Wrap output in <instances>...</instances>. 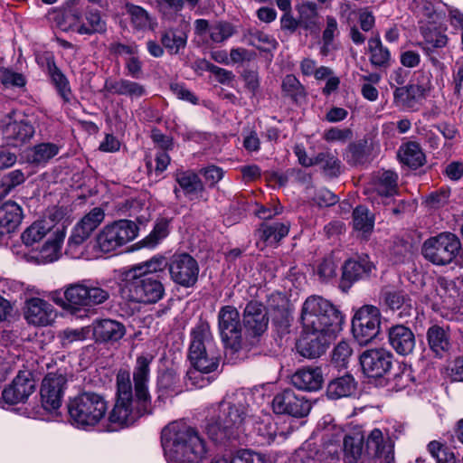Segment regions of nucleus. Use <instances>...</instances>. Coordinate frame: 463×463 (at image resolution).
<instances>
[{
    "label": "nucleus",
    "instance_id": "1",
    "mask_svg": "<svg viewBox=\"0 0 463 463\" xmlns=\"http://www.w3.org/2000/svg\"><path fill=\"white\" fill-rule=\"evenodd\" d=\"M149 364L150 360L144 356L137 359L133 373L135 397L129 373L118 372L116 402L109 413V423L102 427V431L112 432L128 427L141 416L151 412V397L147 389Z\"/></svg>",
    "mask_w": 463,
    "mask_h": 463
},
{
    "label": "nucleus",
    "instance_id": "2",
    "mask_svg": "<svg viewBox=\"0 0 463 463\" xmlns=\"http://www.w3.org/2000/svg\"><path fill=\"white\" fill-rule=\"evenodd\" d=\"M251 423L247 395L236 391L207 409L203 428L210 439L221 441L245 432Z\"/></svg>",
    "mask_w": 463,
    "mask_h": 463
},
{
    "label": "nucleus",
    "instance_id": "3",
    "mask_svg": "<svg viewBox=\"0 0 463 463\" xmlns=\"http://www.w3.org/2000/svg\"><path fill=\"white\" fill-rule=\"evenodd\" d=\"M161 442L168 463H197L206 454L205 443L198 431L183 420L165 427ZM212 463H228V459L215 458Z\"/></svg>",
    "mask_w": 463,
    "mask_h": 463
},
{
    "label": "nucleus",
    "instance_id": "4",
    "mask_svg": "<svg viewBox=\"0 0 463 463\" xmlns=\"http://www.w3.org/2000/svg\"><path fill=\"white\" fill-rule=\"evenodd\" d=\"M188 358L193 366L187 373L191 385L196 388L208 385V379H202V383L194 381L199 373H210L215 371L219 364V354L210 325L205 321L199 322L192 330Z\"/></svg>",
    "mask_w": 463,
    "mask_h": 463
},
{
    "label": "nucleus",
    "instance_id": "5",
    "mask_svg": "<svg viewBox=\"0 0 463 463\" xmlns=\"http://www.w3.org/2000/svg\"><path fill=\"white\" fill-rule=\"evenodd\" d=\"M59 294L58 291L53 292L52 299L71 312L95 307L104 304L110 298L109 287L91 279H84L66 285L63 288L64 299L56 297Z\"/></svg>",
    "mask_w": 463,
    "mask_h": 463
},
{
    "label": "nucleus",
    "instance_id": "6",
    "mask_svg": "<svg viewBox=\"0 0 463 463\" xmlns=\"http://www.w3.org/2000/svg\"><path fill=\"white\" fill-rule=\"evenodd\" d=\"M300 319L304 330L324 334H335L341 329L343 321L338 309L319 296H311L306 299Z\"/></svg>",
    "mask_w": 463,
    "mask_h": 463
},
{
    "label": "nucleus",
    "instance_id": "7",
    "mask_svg": "<svg viewBox=\"0 0 463 463\" xmlns=\"http://www.w3.org/2000/svg\"><path fill=\"white\" fill-rule=\"evenodd\" d=\"M71 423L78 429L90 430L101 426L108 413V402L96 392H84L68 404Z\"/></svg>",
    "mask_w": 463,
    "mask_h": 463
},
{
    "label": "nucleus",
    "instance_id": "8",
    "mask_svg": "<svg viewBox=\"0 0 463 463\" xmlns=\"http://www.w3.org/2000/svg\"><path fill=\"white\" fill-rule=\"evenodd\" d=\"M137 225L130 220L121 219L106 224L98 233L96 241L103 252L113 251L135 240Z\"/></svg>",
    "mask_w": 463,
    "mask_h": 463
},
{
    "label": "nucleus",
    "instance_id": "9",
    "mask_svg": "<svg viewBox=\"0 0 463 463\" xmlns=\"http://www.w3.org/2000/svg\"><path fill=\"white\" fill-rule=\"evenodd\" d=\"M461 243L451 232H441L426 240L422 245V255L435 265L451 263L458 254Z\"/></svg>",
    "mask_w": 463,
    "mask_h": 463
},
{
    "label": "nucleus",
    "instance_id": "10",
    "mask_svg": "<svg viewBox=\"0 0 463 463\" xmlns=\"http://www.w3.org/2000/svg\"><path fill=\"white\" fill-rule=\"evenodd\" d=\"M170 279L184 288H194L199 278L197 260L188 253H176L168 261Z\"/></svg>",
    "mask_w": 463,
    "mask_h": 463
},
{
    "label": "nucleus",
    "instance_id": "11",
    "mask_svg": "<svg viewBox=\"0 0 463 463\" xmlns=\"http://www.w3.org/2000/svg\"><path fill=\"white\" fill-rule=\"evenodd\" d=\"M128 298L137 303L154 304L165 296V287L155 276L134 274L128 283Z\"/></svg>",
    "mask_w": 463,
    "mask_h": 463
},
{
    "label": "nucleus",
    "instance_id": "12",
    "mask_svg": "<svg viewBox=\"0 0 463 463\" xmlns=\"http://www.w3.org/2000/svg\"><path fill=\"white\" fill-rule=\"evenodd\" d=\"M380 310L371 305L359 308L352 320V332L360 345L373 340L380 330Z\"/></svg>",
    "mask_w": 463,
    "mask_h": 463
},
{
    "label": "nucleus",
    "instance_id": "13",
    "mask_svg": "<svg viewBox=\"0 0 463 463\" xmlns=\"http://www.w3.org/2000/svg\"><path fill=\"white\" fill-rule=\"evenodd\" d=\"M218 327L226 346L237 351L241 346L240 314L232 306L222 307L218 314Z\"/></svg>",
    "mask_w": 463,
    "mask_h": 463
},
{
    "label": "nucleus",
    "instance_id": "14",
    "mask_svg": "<svg viewBox=\"0 0 463 463\" xmlns=\"http://www.w3.org/2000/svg\"><path fill=\"white\" fill-rule=\"evenodd\" d=\"M365 449L372 463H392L394 444L388 432L375 428L364 436Z\"/></svg>",
    "mask_w": 463,
    "mask_h": 463
},
{
    "label": "nucleus",
    "instance_id": "15",
    "mask_svg": "<svg viewBox=\"0 0 463 463\" xmlns=\"http://www.w3.org/2000/svg\"><path fill=\"white\" fill-rule=\"evenodd\" d=\"M272 408L275 413L302 418L309 413L311 404L304 395L286 389L274 396Z\"/></svg>",
    "mask_w": 463,
    "mask_h": 463
},
{
    "label": "nucleus",
    "instance_id": "16",
    "mask_svg": "<svg viewBox=\"0 0 463 463\" xmlns=\"http://www.w3.org/2000/svg\"><path fill=\"white\" fill-rule=\"evenodd\" d=\"M420 33L422 41L418 42L416 45L422 50L432 66L443 69L444 64L434 54L449 44V39L448 35L444 31H440L437 24L430 26L420 25Z\"/></svg>",
    "mask_w": 463,
    "mask_h": 463
},
{
    "label": "nucleus",
    "instance_id": "17",
    "mask_svg": "<svg viewBox=\"0 0 463 463\" xmlns=\"http://www.w3.org/2000/svg\"><path fill=\"white\" fill-rule=\"evenodd\" d=\"M397 175L392 171H383L376 175L365 193L373 204H389L397 194Z\"/></svg>",
    "mask_w": 463,
    "mask_h": 463
},
{
    "label": "nucleus",
    "instance_id": "18",
    "mask_svg": "<svg viewBox=\"0 0 463 463\" xmlns=\"http://www.w3.org/2000/svg\"><path fill=\"white\" fill-rule=\"evenodd\" d=\"M36 388L33 373L29 370H21L12 383L2 391L3 401L14 405L25 402Z\"/></svg>",
    "mask_w": 463,
    "mask_h": 463
},
{
    "label": "nucleus",
    "instance_id": "19",
    "mask_svg": "<svg viewBox=\"0 0 463 463\" xmlns=\"http://www.w3.org/2000/svg\"><path fill=\"white\" fill-rule=\"evenodd\" d=\"M67 379L62 373H48L42 382L41 401L47 411L58 410L62 402Z\"/></svg>",
    "mask_w": 463,
    "mask_h": 463
},
{
    "label": "nucleus",
    "instance_id": "20",
    "mask_svg": "<svg viewBox=\"0 0 463 463\" xmlns=\"http://www.w3.org/2000/svg\"><path fill=\"white\" fill-rule=\"evenodd\" d=\"M393 355L384 348L368 349L360 355L363 371L369 377H382L392 367Z\"/></svg>",
    "mask_w": 463,
    "mask_h": 463
},
{
    "label": "nucleus",
    "instance_id": "21",
    "mask_svg": "<svg viewBox=\"0 0 463 463\" xmlns=\"http://www.w3.org/2000/svg\"><path fill=\"white\" fill-rule=\"evenodd\" d=\"M194 33L203 38L206 43H222L235 33V28L224 21L210 24L205 19H197L194 22Z\"/></svg>",
    "mask_w": 463,
    "mask_h": 463
},
{
    "label": "nucleus",
    "instance_id": "22",
    "mask_svg": "<svg viewBox=\"0 0 463 463\" xmlns=\"http://www.w3.org/2000/svg\"><path fill=\"white\" fill-rule=\"evenodd\" d=\"M24 316L29 324L37 326H48L55 317L53 307L46 300L40 298H30L26 299Z\"/></svg>",
    "mask_w": 463,
    "mask_h": 463
},
{
    "label": "nucleus",
    "instance_id": "23",
    "mask_svg": "<svg viewBox=\"0 0 463 463\" xmlns=\"http://www.w3.org/2000/svg\"><path fill=\"white\" fill-rule=\"evenodd\" d=\"M335 334H324L303 329L298 342V353L307 358H317L325 353L329 341Z\"/></svg>",
    "mask_w": 463,
    "mask_h": 463
},
{
    "label": "nucleus",
    "instance_id": "24",
    "mask_svg": "<svg viewBox=\"0 0 463 463\" xmlns=\"http://www.w3.org/2000/svg\"><path fill=\"white\" fill-rule=\"evenodd\" d=\"M91 332L96 342L114 344L126 334L125 326L114 319L95 320L91 325Z\"/></svg>",
    "mask_w": 463,
    "mask_h": 463
},
{
    "label": "nucleus",
    "instance_id": "25",
    "mask_svg": "<svg viewBox=\"0 0 463 463\" xmlns=\"http://www.w3.org/2000/svg\"><path fill=\"white\" fill-rule=\"evenodd\" d=\"M269 319L265 307L256 302H249L243 312V325L246 330L252 335H260L268 327Z\"/></svg>",
    "mask_w": 463,
    "mask_h": 463
},
{
    "label": "nucleus",
    "instance_id": "26",
    "mask_svg": "<svg viewBox=\"0 0 463 463\" xmlns=\"http://www.w3.org/2000/svg\"><path fill=\"white\" fill-rule=\"evenodd\" d=\"M388 341L392 349L402 356L412 354L416 345V338L413 332L402 325L390 327Z\"/></svg>",
    "mask_w": 463,
    "mask_h": 463
},
{
    "label": "nucleus",
    "instance_id": "27",
    "mask_svg": "<svg viewBox=\"0 0 463 463\" xmlns=\"http://www.w3.org/2000/svg\"><path fill=\"white\" fill-rule=\"evenodd\" d=\"M175 181L180 187L174 190L176 198L180 197L181 191L189 200H196L202 197L204 186L198 175L194 172H177L175 174Z\"/></svg>",
    "mask_w": 463,
    "mask_h": 463
},
{
    "label": "nucleus",
    "instance_id": "28",
    "mask_svg": "<svg viewBox=\"0 0 463 463\" xmlns=\"http://www.w3.org/2000/svg\"><path fill=\"white\" fill-rule=\"evenodd\" d=\"M323 374L320 368L305 367L298 370L291 377L292 384L303 391L315 392L323 384Z\"/></svg>",
    "mask_w": 463,
    "mask_h": 463
},
{
    "label": "nucleus",
    "instance_id": "29",
    "mask_svg": "<svg viewBox=\"0 0 463 463\" xmlns=\"http://www.w3.org/2000/svg\"><path fill=\"white\" fill-rule=\"evenodd\" d=\"M23 210L13 201H7L0 206V233L12 232L21 223Z\"/></svg>",
    "mask_w": 463,
    "mask_h": 463
},
{
    "label": "nucleus",
    "instance_id": "30",
    "mask_svg": "<svg viewBox=\"0 0 463 463\" xmlns=\"http://www.w3.org/2000/svg\"><path fill=\"white\" fill-rule=\"evenodd\" d=\"M105 89L111 94L127 96L131 99H139L147 94L144 85L126 79L106 80Z\"/></svg>",
    "mask_w": 463,
    "mask_h": 463
},
{
    "label": "nucleus",
    "instance_id": "31",
    "mask_svg": "<svg viewBox=\"0 0 463 463\" xmlns=\"http://www.w3.org/2000/svg\"><path fill=\"white\" fill-rule=\"evenodd\" d=\"M64 238L65 232L63 228H56L40 250L36 257L37 260L41 263H49L57 260L61 255V245Z\"/></svg>",
    "mask_w": 463,
    "mask_h": 463
},
{
    "label": "nucleus",
    "instance_id": "32",
    "mask_svg": "<svg viewBox=\"0 0 463 463\" xmlns=\"http://www.w3.org/2000/svg\"><path fill=\"white\" fill-rule=\"evenodd\" d=\"M457 287V278L440 277L438 279L435 291L444 307L454 309L458 307L459 293Z\"/></svg>",
    "mask_w": 463,
    "mask_h": 463
},
{
    "label": "nucleus",
    "instance_id": "33",
    "mask_svg": "<svg viewBox=\"0 0 463 463\" xmlns=\"http://www.w3.org/2000/svg\"><path fill=\"white\" fill-rule=\"evenodd\" d=\"M72 30L79 34L91 35L94 33H103L107 30V24L101 18L99 11L88 10L82 20L78 19L73 24Z\"/></svg>",
    "mask_w": 463,
    "mask_h": 463
},
{
    "label": "nucleus",
    "instance_id": "34",
    "mask_svg": "<svg viewBox=\"0 0 463 463\" xmlns=\"http://www.w3.org/2000/svg\"><path fill=\"white\" fill-rule=\"evenodd\" d=\"M189 24L184 22L180 28L166 30L161 36V43L170 54H177L187 43Z\"/></svg>",
    "mask_w": 463,
    "mask_h": 463
},
{
    "label": "nucleus",
    "instance_id": "35",
    "mask_svg": "<svg viewBox=\"0 0 463 463\" xmlns=\"http://www.w3.org/2000/svg\"><path fill=\"white\" fill-rule=\"evenodd\" d=\"M373 269L374 266L367 257L361 258L358 260H349L343 266L342 280L343 282L352 283L368 277Z\"/></svg>",
    "mask_w": 463,
    "mask_h": 463
},
{
    "label": "nucleus",
    "instance_id": "36",
    "mask_svg": "<svg viewBox=\"0 0 463 463\" xmlns=\"http://www.w3.org/2000/svg\"><path fill=\"white\" fill-rule=\"evenodd\" d=\"M58 228L52 219H43L32 223L21 235L23 242L31 246L40 241L43 237L52 234Z\"/></svg>",
    "mask_w": 463,
    "mask_h": 463
},
{
    "label": "nucleus",
    "instance_id": "37",
    "mask_svg": "<svg viewBox=\"0 0 463 463\" xmlns=\"http://www.w3.org/2000/svg\"><path fill=\"white\" fill-rule=\"evenodd\" d=\"M427 340L431 351L439 357H442L451 347L449 334L443 327L437 325L428 329Z\"/></svg>",
    "mask_w": 463,
    "mask_h": 463
},
{
    "label": "nucleus",
    "instance_id": "38",
    "mask_svg": "<svg viewBox=\"0 0 463 463\" xmlns=\"http://www.w3.org/2000/svg\"><path fill=\"white\" fill-rule=\"evenodd\" d=\"M356 390V382L350 374H345L331 381L326 389V395L329 399L337 400L351 396Z\"/></svg>",
    "mask_w": 463,
    "mask_h": 463
},
{
    "label": "nucleus",
    "instance_id": "39",
    "mask_svg": "<svg viewBox=\"0 0 463 463\" xmlns=\"http://www.w3.org/2000/svg\"><path fill=\"white\" fill-rule=\"evenodd\" d=\"M299 26L310 33H317L320 30L317 5L313 2H305L298 5Z\"/></svg>",
    "mask_w": 463,
    "mask_h": 463
},
{
    "label": "nucleus",
    "instance_id": "40",
    "mask_svg": "<svg viewBox=\"0 0 463 463\" xmlns=\"http://www.w3.org/2000/svg\"><path fill=\"white\" fill-rule=\"evenodd\" d=\"M382 298L386 306H388L391 309H402L399 313L400 317H402L403 315H410V311L411 309V299L408 298L404 291L394 288H385L382 293Z\"/></svg>",
    "mask_w": 463,
    "mask_h": 463
},
{
    "label": "nucleus",
    "instance_id": "41",
    "mask_svg": "<svg viewBox=\"0 0 463 463\" xmlns=\"http://www.w3.org/2000/svg\"><path fill=\"white\" fill-rule=\"evenodd\" d=\"M105 213L100 207H95L86 213L74 226L73 231L90 238L92 232L104 221Z\"/></svg>",
    "mask_w": 463,
    "mask_h": 463
},
{
    "label": "nucleus",
    "instance_id": "42",
    "mask_svg": "<svg viewBox=\"0 0 463 463\" xmlns=\"http://www.w3.org/2000/svg\"><path fill=\"white\" fill-rule=\"evenodd\" d=\"M411 8L418 17L420 25H435L441 19L432 3L428 0H413Z\"/></svg>",
    "mask_w": 463,
    "mask_h": 463
},
{
    "label": "nucleus",
    "instance_id": "43",
    "mask_svg": "<svg viewBox=\"0 0 463 463\" xmlns=\"http://www.w3.org/2000/svg\"><path fill=\"white\" fill-rule=\"evenodd\" d=\"M398 157L402 164L412 168L421 166L425 161V156L420 145L412 141L400 146Z\"/></svg>",
    "mask_w": 463,
    "mask_h": 463
},
{
    "label": "nucleus",
    "instance_id": "44",
    "mask_svg": "<svg viewBox=\"0 0 463 463\" xmlns=\"http://www.w3.org/2000/svg\"><path fill=\"white\" fill-rule=\"evenodd\" d=\"M47 70L52 82L54 84L60 96L65 101H69L71 94L69 80L61 71V70L56 66L52 59L47 60Z\"/></svg>",
    "mask_w": 463,
    "mask_h": 463
},
{
    "label": "nucleus",
    "instance_id": "45",
    "mask_svg": "<svg viewBox=\"0 0 463 463\" xmlns=\"http://www.w3.org/2000/svg\"><path fill=\"white\" fill-rule=\"evenodd\" d=\"M157 386L159 400L173 397L181 392L179 378L172 371H166L160 374L157 381Z\"/></svg>",
    "mask_w": 463,
    "mask_h": 463
},
{
    "label": "nucleus",
    "instance_id": "46",
    "mask_svg": "<svg viewBox=\"0 0 463 463\" xmlns=\"http://www.w3.org/2000/svg\"><path fill=\"white\" fill-rule=\"evenodd\" d=\"M61 146L54 143H41L34 146L29 154V160L36 165H45L59 154Z\"/></svg>",
    "mask_w": 463,
    "mask_h": 463
},
{
    "label": "nucleus",
    "instance_id": "47",
    "mask_svg": "<svg viewBox=\"0 0 463 463\" xmlns=\"http://www.w3.org/2000/svg\"><path fill=\"white\" fill-rule=\"evenodd\" d=\"M126 9L129 15L130 23L136 30L146 31L154 28L153 19L143 7L135 5H127Z\"/></svg>",
    "mask_w": 463,
    "mask_h": 463
},
{
    "label": "nucleus",
    "instance_id": "48",
    "mask_svg": "<svg viewBox=\"0 0 463 463\" xmlns=\"http://www.w3.org/2000/svg\"><path fill=\"white\" fill-rule=\"evenodd\" d=\"M353 225L355 231L365 236L373 229L374 217L365 206L359 205L353 212Z\"/></svg>",
    "mask_w": 463,
    "mask_h": 463
},
{
    "label": "nucleus",
    "instance_id": "49",
    "mask_svg": "<svg viewBox=\"0 0 463 463\" xmlns=\"http://www.w3.org/2000/svg\"><path fill=\"white\" fill-rule=\"evenodd\" d=\"M368 50L370 52V61L375 67H385L390 59L391 53L381 42L380 37L371 38L368 41Z\"/></svg>",
    "mask_w": 463,
    "mask_h": 463
},
{
    "label": "nucleus",
    "instance_id": "50",
    "mask_svg": "<svg viewBox=\"0 0 463 463\" xmlns=\"http://www.w3.org/2000/svg\"><path fill=\"white\" fill-rule=\"evenodd\" d=\"M289 223L276 222L272 224H262L259 230L260 238L269 243H275L288 235Z\"/></svg>",
    "mask_w": 463,
    "mask_h": 463
},
{
    "label": "nucleus",
    "instance_id": "51",
    "mask_svg": "<svg viewBox=\"0 0 463 463\" xmlns=\"http://www.w3.org/2000/svg\"><path fill=\"white\" fill-rule=\"evenodd\" d=\"M6 133L15 141L14 146H18L19 143H24L33 137L34 128L28 122H13L7 125Z\"/></svg>",
    "mask_w": 463,
    "mask_h": 463
},
{
    "label": "nucleus",
    "instance_id": "52",
    "mask_svg": "<svg viewBox=\"0 0 463 463\" xmlns=\"http://www.w3.org/2000/svg\"><path fill=\"white\" fill-rule=\"evenodd\" d=\"M165 268L168 269V262L165 258L161 255H157L146 261L136 265L133 268V271L136 275L154 276L155 273L164 271Z\"/></svg>",
    "mask_w": 463,
    "mask_h": 463
},
{
    "label": "nucleus",
    "instance_id": "53",
    "mask_svg": "<svg viewBox=\"0 0 463 463\" xmlns=\"http://www.w3.org/2000/svg\"><path fill=\"white\" fill-rule=\"evenodd\" d=\"M170 220L161 218L157 220L153 231L143 240V244L148 248L156 247L169 233Z\"/></svg>",
    "mask_w": 463,
    "mask_h": 463
},
{
    "label": "nucleus",
    "instance_id": "54",
    "mask_svg": "<svg viewBox=\"0 0 463 463\" xmlns=\"http://www.w3.org/2000/svg\"><path fill=\"white\" fill-rule=\"evenodd\" d=\"M419 92L420 87L417 85L396 88L393 92L394 101L404 108H412Z\"/></svg>",
    "mask_w": 463,
    "mask_h": 463
},
{
    "label": "nucleus",
    "instance_id": "55",
    "mask_svg": "<svg viewBox=\"0 0 463 463\" xmlns=\"http://www.w3.org/2000/svg\"><path fill=\"white\" fill-rule=\"evenodd\" d=\"M91 332L90 326H84L80 328H66L59 333L62 346H68L75 342H81L88 338Z\"/></svg>",
    "mask_w": 463,
    "mask_h": 463
},
{
    "label": "nucleus",
    "instance_id": "56",
    "mask_svg": "<svg viewBox=\"0 0 463 463\" xmlns=\"http://www.w3.org/2000/svg\"><path fill=\"white\" fill-rule=\"evenodd\" d=\"M250 425H253L257 434L262 437L266 442L270 443L275 440L277 436V427L272 422L269 415H265L259 422L255 421V419L253 418V423Z\"/></svg>",
    "mask_w": 463,
    "mask_h": 463
},
{
    "label": "nucleus",
    "instance_id": "57",
    "mask_svg": "<svg viewBox=\"0 0 463 463\" xmlns=\"http://www.w3.org/2000/svg\"><path fill=\"white\" fill-rule=\"evenodd\" d=\"M87 240L88 238L72 230L65 253L72 259H80L84 253V243Z\"/></svg>",
    "mask_w": 463,
    "mask_h": 463
},
{
    "label": "nucleus",
    "instance_id": "58",
    "mask_svg": "<svg viewBox=\"0 0 463 463\" xmlns=\"http://www.w3.org/2000/svg\"><path fill=\"white\" fill-rule=\"evenodd\" d=\"M353 350L349 343L341 341L334 348L332 354V362L336 367L344 368L346 367L349 359L352 355Z\"/></svg>",
    "mask_w": 463,
    "mask_h": 463
},
{
    "label": "nucleus",
    "instance_id": "59",
    "mask_svg": "<svg viewBox=\"0 0 463 463\" xmlns=\"http://www.w3.org/2000/svg\"><path fill=\"white\" fill-rule=\"evenodd\" d=\"M284 94L294 100L304 97V88L294 75H287L282 81Z\"/></svg>",
    "mask_w": 463,
    "mask_h": 463
},
{
    "label": "nucleus",
    "instance_id": "60",
    "mask_svg": "<svg viewBox=\"0 0 463 463\" xmlns=\"http://www.w3.org/2000/svg\"><path fill=\"white\" fill-rule=\"evenodd\" d=\"M250 43L260 50L275 48L276 41L267 33L258 30H250L248 33Z\"/></svg>",
    "mask_w": 463,
    "mask_h": 463
},
{
    "label": "nucleus",
    "instance_id": "61",
    "mask_svg": "<svg viewBox=\"0 0 463 463\" xmlns=\"http://www.w3.org/2000/svg\"><path fill=\"white\" fill-rule=\"evenodd\" d=\"M322 165L324 170L329 175H336L340 173L341 162L330 153H320L316 156V165Z\"/></svg>",
    "mask_w": 463,
    "mask_h": 463
},
{
    "label": "nucleus",
    "instance_id": "62",
    "mask_svg": "<svg viewBox=\"0 0 463 463\" xmlns=\"http://www.w3.org/2000/svg\"><path fill=\"white\" fill-rule=\"evenodd\" d=\"M337 264L332 257L325 258L317 266V274L323 282H328L337 274Z\"/></svg>",
    "mask_w": 463,
    "mask_h": 463
},
{
    "label": "nucleus",
    "instance_id": "63",
    "mask_svg": "<svg viewBox=\"0 0 463 463\" xmlns=\"http://www.w3.org/2000/svg\"><path fill=\"white\" fill-rule=\"evenodd\" d=\"M228 463H271L269 457L264 454L250 450L238 452Z\"/></svg>",
    "mask_w": 463,
    "mask_h": 463
},
{
    "label": "nucleus",
    "instance_id": "64",
    "mask_svg": "<svg viewBox=\"0 0 463 463\" xmlns=\"http://www.w3.org/2000/svg\"><path fill=\"white\" fill-rule=\"evenodd\" d=\"M353 133L349 128H330L323 134V138L329 143H345L352 138Z\"/></svg>",
    "mask_w": 463,
    "mask_h": 463
}]
</instances>
